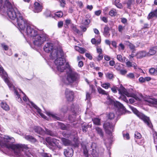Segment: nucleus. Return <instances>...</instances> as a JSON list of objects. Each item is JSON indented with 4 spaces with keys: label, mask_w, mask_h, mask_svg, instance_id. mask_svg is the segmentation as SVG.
<instances>
[{
    "label": "nucleus",
    "mask_w": 157,
    "mask_h": 157,
    "mask_svg": "<svg viewBox=\"0 0 157 157\" xmlns=\"http://www.w3.org/2000/svg\"><path fill=\"white\" fill-rule=\"evenodd\" d=\"M14 140L13 138L8 136H5L4 137H0V145L9 149H11L18 156H22V151L25 150H28L29 147L27 145L24 144H13Z\"/></svg>",
    "instance_id": "1"
},
{
    "label": "nucleus",
    "mask_w": 157,
    "mask_h": 157,
    "mask_svg": "<svg viewBox=\"0 0 157 157\" xmlns=\"http://www.w3.org/2000/svg\"><path fill=\"white\" fill-rule=\"evenodd\" d=\"M21 23H19L18 28L21 33L23 35H27L32 37L35 35L37 31L30 26L27 22V21L25 19L23 20H21Z\"/></svg>",
    "instance_id": "2"
},
{
    "label": "nucleus",
    "mask_w": 157,
    "mask_h": 157,
    "mask_svg": "<svg viewBox=\"0 0 157 157\" xmlns=\"http://www.w3.org/2000/svg\"><path fill=\"white\" fill-rule=\"evenodd\" d=\"M68 68L69 71L67 72L66 79L63 80V83L66 85L78 83L80 78V75L73 69L69 67Z\"/></svg>",
    "instance_id": "3"
},
{
    "label": "nucleus",
    "mask_w": 157,
    "mask_h": 157,
    "mask_svg": "<svg viewBox=\"0 0 157 157\" xmlns=\"http://www.w3.org/2000/svg\"><path fill=\"white\" fill-rule=\"evenodd\" d=\"M7 14L8 17L11 20L14 21L16 22H13V23H17V25H19V23H21V20H23L25 18L23 17L21 14L16 8H11L8 9L7 11Z\"/></svg>",
    "instance_id": "4"
},
{
    "label": "nucleus",
    "mask_w": 157,
    "mask_h": 157,
    "mask_svg": "<svg viewBox=\"0 0 157 157\" xmlns=\"http://www.w3.org/2000/svg\"><path fill=\"white\" fill-rule=\"evenodd\" d=\"M54 63L57 70L61 72H63L66 68L69 67L68 63H66L65 60L62 57L56 58Z\"/></svg>",
    "instance_id": "5"
},
{
    "label": "nucleus",
    "mask_w": 157,
    "mask_h": 157,
    "mask_svg": "<svg viewBox=\"0 0 157 157\" xmlns=\"http://www.w3.org/2000/svg\"><path fill=\"white\" fill-rule=\"evenodd\" d=\"M34 44L39 46L45 41L47 38V35L45 33L39 34L37 32L32 37Z\"/></svg>",
    "instance_id": "6"
},
{
    "label": "nucleus",
    "mask_w": 157,
    "mask_h": 157,
    "mask_svg": "<svg viewBox=\"0 0 157 157\" xmlns=\"http://www.w3.org/2000/svg\"><path fill=\"white\" fill-rule=\"evenodd\" d=\"M130 107L135 114L140 118L143 120L144 122L150 128H151L152 125L148 117L145 116L143 113H140L136 109L133 107L130 106Z\"/></svg>",
    "instance_id": "7"
},
{
    "label": "nucleus",
    "mask_w": 157,
    "mask_h": 157,
    "mask_svg": "<svg viewBox=\"0 0 157 157\" xmlns=\"http://www.w3.org/2000/svg\"><path fill=\"white\" fill-rule=\"evenodd\" d=\"M112 91L114 93L117 92V90L118 91L119 94H124L128 97H133L134 96L133 94L128 93L126 90L122 85H121L120 88L117 87H114L111 88Z\"/></svg>",
    "instance_id": "8"
},
{
    "label": "nucleus",
    "mask_w": 157,
    "mask_h": 157,
    "mask_svg": "<svg viewBox=\"0 0 157 157\" xmlns=\"http://www.w3.org/2000/svg\"><path fill=\"white\" fill-rule=\"evenodd\" d=\"M63 56V52L60 48H54L52 50L50 55V57L52 59H56Z\"/></svg>",
    "instance_id": "9"
},
{
    "label": "nucleus",
    "mask_w": 157,
    "mask_h": 157,
    "mask_svg": "<svg viewBox=\"0 0 157 157\" xmlns=\"http://www.w3.org/2000/svg\"><path fill=\"white\" fill-rule=\"evenodd\" d=\"M0 75L3 79L10 88H14L13 86L10 83L8 79L7 74L1 65H0Z\"/></svg>",
    "instance_id": "10"
},
{
    "label": "nucleus",
    "mask_w": 157,
    "mask_h": 157,
    "mask_svg": "<svg viewBox=\"0 0 157 157\" xmlns=\"http://www.w3.org/2000/svg\"><path fill=\"white\" fill-rule=\"evenodd\" d=\"M34 130L35 132L40 134H44V133H46V134L52 136H55V134L52 131L45 128V132L42 128L40 127H35L34 128Z\"/></svg>",
    "instance_id": "11"
},
{
    "label": "nucleus",
    "mask_w": 157,
    "mask_h": 157,
    "mask_svg": "<svg viewBox=\"0 0 157 157\" xmlns=\"http://www.w3.org/2000/svg\"><path fill=\"white\" fill-rule=\"evenodd\" d=\"M145 103L149 105L157 106V99L151 98L149 97H146L144 98Z\"/></svg>",
    "instance_id": "12"
},
{
    "label": "nucleus",
    "mask_w": 157,
    "mask_h": 157,
    "mask_svg": "<svg viewBox=\"0 0 157 157\" xmlns=\"http://www.w3.org/2000/svg\"><path fill=\"white\" fill-rule=\"evenodd\" d=\"M46 140L48 144L49 148L50 149H52V147H54L58 144L57 142L58 140L54 138L48 137L46 138Z\"/></svg>",
    "instance_id": "13"
},
{
    "label": "nucleus",
    "mask_w": 157,
    "mask_h": 157,
    "mask_svg": "<svg viewBox=\"0 0 157 157\" xmlns=\"http://www.w3.org/2000/svg\"><path fill=\"white\" fill-rule=\"evenodd\" d=\"M66 98L67 101H72L74 98V94L72 91L67 89L65 92Z\"/></svg>",
    "instance_id": "14"
},
{
    "label": "nucleus",
    "mask_w": 157,
    "mask_h": 157,
    "mask_svg": "<svg viewBox=\"0 0 157 157\" xmlns=\"http://www.w3.org/2000/svg\"><path fill=\"white\" fill-rule=\"evenodd\" d=\"M114 126L113 124H111L108 121H106L104 123L103 127L106 133H109L113 130Z\"/></svg>",
    "instance_id": "15"
},
{
    "label": "nucleus",
    "mask_w": 157,
    "mask_h": 157,
    "mask_svg": "<svg viewBox=\"0 0 157 157\" xmlns=\"http://www.w3.org/2000/svg\"><path fill=\"white\" fill-rule=\"evenodd\" d=\"M91 148L92 150L91 154L94 157H97L98 156V149L97 147V145L96 143H94L90 144Z\"/></svg>",
    "instance_id": "16"
},
{
    "label": "nucleus",
    "mask_w": 157,
    "mask_h": 157,
    "mask_svg": "<svg viewBox=\"0 0 157 157\" xmlns=\"http://www.w3.org/2000/svg\"><path fill=\"white\" fill-rule=\"evenodd\" d=\"M43 9L42 4L37 2H36L34 3V11L35 13H38L41 12Z\"/></svg>",
    "instance_id": "17"
},
{
    "label": "nucleus",
    "mask_w": 157,
    "mask_h": 157,
    "mask_svg": "<svg viewBox=\"0 0 157 157\" xmlns=\"http://www.w3.org/2000/svg\"><path fill=\"white\" fill-rule=\"evenodd\" d=\"M53 44L52 43L48 42L45 44L44 47V50L47 52H49L54 49Z\"/></svg>",
    "instance_id": "18"
},
{
    "label": "nucleus",
    "mask_w": 157,
    "mask_h": 157,
    "mask_svg": "<svg viewBox=\"0 0 157 157\" xmlns=\"http://www.w3.org/2000/svg\"><path fill=\"white\" fill-rule=\"evenodd\" d=\"M64 154L66 157H71L73 154V150L71 148L65 149Z\"/></svg>",
    "instance_id": "19"
},
{
    "label": "nucleus",
    "mask_w": 157,
    "mask_h": 157,
    "mask_svg": "<svg viewBox=\"0 0 157 157\" xmlns=\"http://www.w3.org/2000/svg\"><path fill=\"white\" fill-rule=\"evenodd\" d=\"M111 103L113 104L115 106L118 108L122 109L123 110H125V108L123 105L118 101H111Z\"/></svg>",
    "instance_id": "20"
},
{
    "label": "nucleus",
    "mask_w": 157,
    "mask_h": 157,
    "mask_svg": "<svg viewBox=\"0 0 157 157\" xmlns=\"http://www.w3.org/2000/svg\"><path fill=\"white\" fill-rule=\"evenodd\" d=\"M3 8L4 9L5 11L6 10L8 11V9H10L13 8L9 1L8 0H6L5 1Z\"/></svg>",
    "instance_id": "21"
},
{
    "label": "nucleus",
    "mask_w": 157,
    "mask_h": 157,
    "mask_svg": "<svg viewBox=\"0 0 157 157\" xmlns=\"http://www.w3.org/2000/svg\"><path fill=\"white\" fill-rule=\"evenodd\" d=\"M147 52L145 51H141L138 52L136 54L137 58L140 59L147 56Z\"/></svg>",
    "instance_id": "22"
},
{
    "label": "nucleus",
    "mask_w": 157,
    "mask_h": 157,
    "mask_svg": "<svg viewBox=\"0 0 157 157\" xmlns=\"http://www.w3.org/2000/svg\"><path fill=\"white\" fill-rule=\"evenodd\" d=\"M32 105L36 109L38 113L40 114V116L43 118L45 119H46V117L43 113H41V110L37 106H36L33 102H31Z\"/></svg>",
    "instance_id": "23"
},
{
    "label": "nucleus",
    "mask_w": 157,
    "mask_h": 157,
    "mask_svg": "<svg viewBox=\"0 0 157 157\" xmlns=\"http://www.w3.org/2000/svg\"><path fill=\"white\" fill-rule=\"evenodd\" d=\"M61 140L63 144L65 146H68L72 145L71 141L69 140L66 139L64 138H62Z\"/></svg>",
    "instance_id": "24"
},
{
    "label": "nucleus",
    "mask_w": 157,
    "mask_h": 157,
    "mask_svg": "<svg viewBox=\"0 0 157 157\" xmlns=\"http://www.w3.org/2000/svg\"><path fill=\"white\" fill-rule=\"evenodd\" d=\"M157 17V9L152 11H151L148 14V18L151 19L153 17Z\"/></svg>",
    "instance_id": "25"
},
{
    "label": "nucleus",
    "mask_w": 157,
    "mask_h": 157,
    "mask_svg": "<svg viewBox=\"0 0 157 157\" xmlns=\"http://www.w3.org/2000/svg\"><path fill=\"white\" fill-rule=\"evenodd\" d=\"M156 47H153L151 48L149 52H147V56H150L154 55L156 53Z\"/></svg>",
    "instance_id": "26"
},
{
    "label": "nucleus",
    "mask_w": 157,
    "mask_h": 157,
    "mask_svg": "<svg viewBox=\"0 0 157 157\" xmlns=\"http://www.w3.org/2000/svg\"><path fill=\"white\" fill-rule=\"evenodd\" d=\"M109 28L107 25H106L104 28V31L103 33L105 37H109L110 36L109 33Z\"/></svg>",
    "instance_id": "27"
},
{
    "label": "nucleus",
    "mask_w": 157,
    "mask_h": 157,
    "mask_svg": "<svg viewBox=\"0 0 157 157\" xmlns=\"http://www.w3.org/2000/svg\"><path fill=\"white\" fill-rule=\"evenodd\" d=\"M46 114L49 116L52 117L55 120H60V118L57 116L56 114H54L52 113L47 112H46Z\"/></svg>",
    "instance_id": "28"
},
{
    "label": "nucleus",
    "mask_w": 157,
    "mask_h": 157,
    "mask_svg": "<svg viewBox=\"0 0 157 157\" xmlns=\"http://www.w3.org/2000/svg\"><path fill=\"white\" fill-rule=\"evenodd\" d=\"M127 66L128 67H133L135 69H137V66L136 63L128 61L126 63Z\"/></svg>",
    "instance_id": "29"
},
{
    "label": "nucleus",
    "mask_w": 157,
    "mask_h": 157,
    "mask_svg": "<svg viewBox=\"0 0 157 157\" xmlns=\"http://www.w3.org/2000/svg\"><path fill=\"white\" fill-rule=\"evenodd\" d=\"M82 149L83 151L84 154L86 157H89L88 151L86 146L84 144H82Z\"/></svg>",
    "instance_id": "30"
},
{
    "label": "nucleus",
    "mask_w": 157,
    "mask_h": 157,
    "mask_svg": "<svg viewBox=\"0 0 157 157\" xmlns=\"http://www.w3.org/2000/svg\"><path fill=\"white\" fill-rule=\"evenodd\" d=\"M24 138L26 140L32 142L34 143L36 141V139L29 135H25L24 136Z\"/></svg>",
    "instance_id": "31"
},
{
    "label": "nucleus",
    "mask_w": 157,
    "mask_h": 157,
    "mask_svg": "<svg viewBox=\"0 0 157 157\" xmlns=\"http://www.w3.org/2000/svg\"><path fill=\"white\" fill-rule=\"evenodd\" d=\"M1 105V107L6 111H8L10 110V107L9 105L5 102H2Z\"/></svg>",
    "instance_id": "32"
},
{
    "label": "nucleus",
    "mask_w": 157,
    "mask_h": 157,
    "mask_svg": "<svg viewBox=\"0 0 157 157\" xmlns=\"http://www.w3.org/2000/svg\"><path fill=\"white\" fill-rule=\"evenodd\" d=\"M75 48L76 51L82 54L84 53L86 51L85 49L82 48H80L77 46H75Z\"/></svg>",
    "instance_id": "33"
},
{
    "label": "nucleus",
    "mask_w": 157,
    "mask_h": 157,
    "mask_svg": "<svg viewBox=\"0 0 157 157\" xmlns=\"http://www.w3.org/2000/svg\"><path fill=\"white\" fill-rule=\"evenodd\" d=\"M114 4L118 8L120 9H121L123 7V6L121 3H120V0H115L114 2Z\"/></svg>",
    "instance_id": "34"
},
{
    "label": "nucleus",
    "mask_w": 157,
    "mask_h": 157,
    "mask_svg": "<svg viewBox=\"0 0 157 157\" xmlns=\"http://www.w3.org/2000/svg\"><path fill=\"white\" fill-rule=\"evenodd\" d=\"M97 90L98 93L100 94L105 95H107L108 94V93L107 92H106L100 87H97Z\"/></svg>",
    "instance_id": "35"
},
{
    "label": "nucleus",
    "mask_w": 157,
    "mask_h": 157,
    "mask_svg": "<svg viewBox=\"0 0 157 157\" xmlns=\"http://www.w3.org/2000/svg\"><path fill=\"white\" fill-rule=\"evenodd\" d=\"M117 59L120 62L123 63L125 61V59L126 58L125 57H123L121 55H118L117 56Z\"/></svg>",
    "instance_id": "36"
},
{
    "label": "nucleus",
    "mask_w": 157,
    "mask_h": 157,
    "mask_svg": "<svg viewBox=\"0 0 157 157\" xmlns=\"http://www.w3.org/2000/svg\"><path fill=\"white\" fill-rule=\"evenodd\" d=\"M95 129L97 131L98 133L99 134L101 137H103V133L102 129L98 127H96Z\"/></svg>",
    "instance_id": "37"
},
{
    "label": "nucleus",
    "mask_w": 157,
    "mask_h": 157,
    "mask_svg": "<svg viewBox=\"0 0 157 157\" xmlns=\"http://www.w3.org/2000/svg\"><path fill=\"white\" fill-rule=\"evenodd\" d=\"M117 13L116 10L114 9H112L109 12V14L112 17L115 16Z\"/></svg>",
    "instance_id": "38"
},
{
    "label": "nucleus",
    "mask_w": 157,
    "mask_h": 157,
    "mask_svg": "<svg viewBox=\"0 0 157 157\" xmlns=\"http://www.w3.org/2000/svg\"><path fill=\"white\" fill-rule=\"evenodd\" d=\"M92 121L94 123L97 125L100 124V119L98 118H94L93 119Z\"/></svg>",
    "instance_id": "39"
},
{
    "label": "nucleus",
    "mask_w": 157,
    "mask_h": 157,
    "mask_svg": "<svg viewBox=\"0 0 157 157\" xmlns=\"http://www.w3.org/2000/svg\"><path fill=\"white\" fill-rule=\"evenodd\" d=\"M14 93L16 94L17 96L16 97V98H17V100L19 102H21L22 101V99L20 97V95L18 93L17 91L16 90H15Z\"/></svg>",
    "instance_id": "40"
},
{
    "label": "nucleus",
    "mask_w": 157,
    "mask_h": 157,
    "mask_svg": "<svg viewBox=\"0 0 157 157\" xmlns=\"http://www.w3.org/2000/svg\"><path fill=\"white\" fill-rule=\"evenodd\" d=\"M101 86L103 88L106 89H107L110 87V84L109 83H106L101 84Z\"/></svg>",
    "instance_id": "41"
},
{
    "label": "nucleus",
    "mask_w": 157,
    "mask_h": 157,
    "mask_svg": "<svg viewBox=\"0 0 157 157\" xmlns=\"http://www.w3.org/2000/svg\"><path fill=\"white\" fill-rule=\"evenodd\" d=\"M90 22V20L89 19H86L82 21V24L85 26L87 25Z\"/></svg>",
    "instance_id": "42"
},
{
    "label": "nucleus",
    "mask_w": 157,
    "mask_h": 157,
    "mask_svg": "<svg viewBox=\"0 0 157 157\" xmlns=\"http://www.w3.org/2000/svg\"><path fill=\"white\" fill-rule=\"evenodd\" d=\"M115 115L114 114L111 113H110L107 116L108 118L110 120H112L113 119Z\"/></svg>",
    "instance_id": "43"
},
{
    "label": "nucleus",
    "mask_w": 157,
    "mask_h": 157,
    "mask_svg": "<svg viewBox=\"0 0 157 157\" xmlns=\"http://www.w3.org/2000/svg\"><path fill=\"white\" fill-rule=\"evenodd\" d=\"M149 72L152 74H155L157 72V71L153 68H151L149 69Z\"/></svg>",
    "instance_id": "44"
},
{
    "label": "nucleus",
    "mask_w": 157,
    "mask_h": 157,
    "mask_svg": "<svg viewBox=\"0 0 157 157\" xmlns=\"http://www.w3.org/2000/svg\"><path fill=\"white\" fill-rule=\"evenodd\" d=\"M134 135L135 137L137 139H140L141 137V134L138 132H135Z\"/></svg>",
    "instance_id": "45"
},
{
    "label": "nucleus",
    "mask_w": 157,
    "mask_h": 157,
    "mask_svg": "<svg viewBox=\"0 0 157 157\" xmlns=\"http://www.w3.org/2000/svg\"><path fill=\"white\" fill-rule=\"evenodd\" d=\"M55 15L59 17H60L63 16V13L61 11H59L56 12Z\"/></svg>",
    "instance_id": "46"
},
{
    "label": "nucleus",
    "mask_w": 157,
    "mask_h": 157,
    "mask_svg": "<svg viewBox=\"0 0 157 157\" xmlns=\"http://www.w3.org/2000/svg\"><path fill=\"white\" fill-rule=\"evenodd\" d=\"M124 29V26H123L122 25H120L118 27V31L121 33H122Z\"/></svg>",
    "instance_id": "47"
},
{
    "label": "nucleus",
    "mask_w": 157,
    "mask_h": 157,
    "mask_svg": "<svg viewBox=\"0 0 157 157\" xmlns=\"http://www.w3.org/2000/svg\"><path fill=\"white\" fill-rule=\"evenodd\" d=\"M124 94H121V98L122 100H123L125 102L128 103V100L127 99L126 97L124 95Z\"/></svg>",
    "instance_id": "48"
},
{
    "label": "nucleus",
    "mask_w": 157,
    "mask_h": 157,
    "mask_svg": "<svg viewBox=\"0 0 157 157\" xmlns=\"http://www.w3.org/2000/svg\"><path fill=\"white\" fill-rule=\"evenodd\" d=\"M127 77L131 79H133L135 78V76L133 73H130L127 75Z\"/></svg>",
    "instance_id": "49"
},
{
    "label": "nucleus",
    "mask_w": 157,
    "mask_h": 157,
    "mask_svg": "<svg viewBox=\"0 0 157 157\" xmlns=\"http://www.w3.org/2000/svg\"><path fill=\"white\" fill-rule=\"evenodd\" d=\"M2 47L4 49V50L6 51L8 49V47L4 43L1 44Z\"/></svg>",
    "instance_id": "50"
},
{
    "label": "nucleus",
    "mask_w": 157,
    "mask_h": 157,
    "mask_svg": "<svg viewBox=\"0 0 157 157\" xmlns=\"http://www.w3.org/2000/svg\"><path fill=\"white\" fill-rule=\"evenodd\" d=\"M103 58V54H99L97 58V60L98 61H99L102 59Z\"/></svg>",
    "instance_id": "51"
},
{
    "label": "nucleus",
    "mask_w": 157,
    "mask_h": 157,
    "mask_svg": "<svg viewBox=\"0 0 157 157\" xmlns=\"http://www.w3.org/2000/svg\"><path fill=\"white\" fill-rule=\"evenodd\" d=\"M106 76L109 79L112 78L113 77V74L110 73H107L106 74Z\"/></svg>",
    "instance_id": "52"
},
{
    "label": "nucleus",
    "mask_w": 157,
    "mask_h": 157,
    "mask_svg": "<svg viewBox=\"0 0 157 157\" xmlns=\"http://www.w3.org/2000/svg\"><path fill=\"white\" fill-rule=\"evenodd\" d=\"M88 128V126L87 125H82V131L84 132H86L87 131Z\"/></svg>",
    "instance_id": "53"
},
{
    "label": "nucleus",
    "mask_w": 157,
    "mask_h": 157,
    "mask_svg": "<svg viewBox=\"0 0 157 157\" xmlns=\"http://www.w3.org/2000/svg\"><path fill=\"white\" fill-rule=\"evenodd\" d=\"M128 46L129 48L131 50H134L135 48V46L132 44L129 43Z\"/></svg>",
    "instance_id": "54"
},
{
    "label": "nucleus",
    "mask_w": 157,
    "mask_h": 157,
    "mask_svg": "<svg viewBox=\"0 0 157 157\" xmlns=\"http://www.w3.org/2000/svg\"><path fill=\"white\" fill-rule=\"evenodd\" d=\"M65 23L67 25V26H68V25L71 23V21L70 19H66L65 21Z\"/></svg>",
    "instance_id": "55"
},
{
    "label": "nucleus",
    "mask_w": 157,
    "mask_h": 157,
    "mask_svg": "<svg viewBox=\"0 0 157 157\" xmlns=\"http://www.w3.org/2000/svg\"><path fill=\"white\" fill-rule=\"evenodd\" d=\"M97 51L98 54H102V49L98 47H97Z\"/></svg>",
    "instance_id": "56"
},
{
    "label": "nucleus",
    "mask_w": 157,
    "mask_h": 157,
    "mask_svg": "<svg viewBox=\"0 0 157 157\" xmlns=\"http://www.w3.org/2000/svg\"><path fill=\"white\" fill-rule=\"evenodd\" d=\"M63 21H60L58 22V26L59 28H61L63 25Z\"/></svg>",
    "instance_id": "57"
},
{
    "label": "nucleus",
    "mask_w": 157,
    "mask_h": 157,
    "mask_svg": "<svg viewBox=\"0 0 157 157\" xmlns=\"http://www.w3.org/2000/svg\"><path fill=\"white\" fill-rule=\"evenodd\" d=\"M120 73L122 75H124L127 72V71L125 70H121L120 71Z\"/></svg>",
    "instance_id": "58"
},
{
    "label": "nucleus",
    "mask_w": 157,
    "mask_h": 157,
    "mask_svg": "<svg viewBox=\"0 0 157 157\" xmlns=\"http://www.w3.org/2000/svg\"><path fill=\"white\" fill-rule=\"evenodd\" d=\"M80 28L84 32H85L86 30V27L85 26L81 25L80 26Z\"/></svg>",
    "instance_id": "59"
},
{
    "label": "nucleus",
    "mask_w": 157,
    "mask_h": 157,
    "mask_svg": "<svg viewBox=\"0 0 157 157\" xmlns=\"http://www.w3.org/2000/svg\"><path fill=\"white\" fill-rule=\"evenodd\" d=\"M132 3V0H128L127 3V5L128 6V8H130V7L131 6V5Z\"/></svg>",
    "instance_id": "60"
},
{
    "label": "nucleus",
    "mask_w": 157,
    "mask_h": 157,
    "mask_svg": "<svg viewBox=\"0 0 157 157\" xmlns=\"http://www.w3.org/2000/svg\"><path fill=\"white\" fill-rule=\"evenodd\" d=\"M86 56L90 59H91L92 57L91 55L89 53H86L85 54Z\"/></svg>",
    "instance_id": "61"
},
{
    "label": "nucleus",
    "mask_w": 157,
    "mask_h": 157,
    "mask_svg": "<svg viewBox=\"0 0 157 157\" xmlns=\"http://www.w3.org/2000/svg\"><path fill=\"white\" fill-rule=\"evenodd\" d=\"M83 63L82 61H79L78 63V66L79 67H82L83 66Z\"/></svg>",
    "instance_id": "62"
},
{
    "label": "nucleus",
    "mask_w": 157,
    "mask_h": 157,
    "mask_svg": "<svg viewBox=\"0 0 157 157\" xmlns=\"http://www.w3.org/2000/svg\"><path fill=\"white\" fill-rule=\"evenodd\" d=\"M115 68L117 70H121L120 66L119 64H116L115 66Z\"/></svg>",
    "instance_id": "63"
},
{
    "label": "nucleus",
    "mask_w": 157,
    "mask_h": 157,
    "mask_svg": "<svg viewBox=\"0 0 157 157\" xmlns=\"http://www.w3.org/2000/svg\"><path fill=\"white\" fill-rule=\"evenodd\" d=\"M42 156L43 157H51V155L49 154L44 153L42 154Z\"/></svg>",
    "instance_id": "64"
}]
</instances>
